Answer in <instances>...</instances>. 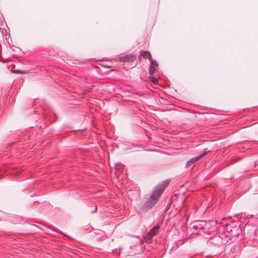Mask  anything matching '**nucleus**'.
<instances>
[{"instance_id":"f257e3e1","label":"nucleus","mask_w":258,"mask_h":258,"mask_svg":"<svg viewBox=\"0 0 258 258\" xmlns=\"http://www.w3.org/2000/svg\"><path fill=\"white\" fill-rule=\"evenodd\" d=\"M169 183V181L166 180L156 186L149 199L143 206L142 210L147 211L153 207L159 200L161 195Z\"/></svg>"},{"instance_id":"f03ea898","label":"nucleus","mask_w":258,"mask_h":258,"mask_svg":"<svg viewBox=\"0 0 258 258\" xmlns=\"http://www.w3.org/2000/svg\"><path fill=\"white\" fill-rule=\"evenodd\" d=\"M216 221H211L209 222L201 221L198 223L196 225L193 226L194 228L201 229H211V231H215L217 230V227L216 226Z\"/></svg>"},{"instance_id":"7ed1b4c3","label":"nucleus","mask_w":258,"mask_h":258,"mask_svg":"<svg viewBox=\"0 0 258 258\" xmlns=\"http://www.w3.org/2000/svg\"><path fill=\"white\" fill-rule=\"evenodd\" d=\"M136 59V55L131 53L117 57L116 58V61H118L121 62L131 63L135 61Z\"/></svg>"},{"instance_id":"20e7f679","label":"nucleus","mask_w":258,"mask_h":258,"mask_svg":"<svg viewBox=\"0 0 258 258\" xmlns=\"http://www.w3.org/2000/svg\"><path fill=\"white\" fill-rule=\"evenodd\" d=\"M225 243V240L223 238L218 236L215 235L211 238V243L217 246H221Z\"/></svg>"},{"instance_id":"39448f33","label":"nucleus","mask_w":258,"mask_h":258,"mask_svg":"<svg viewBox=\"0 0 258 258\" xmlns=\"http://www.w3.org/2000/svg\"><path fill=\"white\" fill-rule=\"evenodd\" d=\"M159 228L160 226L158 225H156L153 227L148 233L147 235L145 237V241L148 242V241L150 240L152 238L157 234Z\"/></svg>"},{"instance_id":"423d86ee","label":"nucleus","mask_w":258,"mask_h":258,"mask_svg":"<svg viewBox=\"0 0 258 258\" xmlns=\"http://www.w3.org/2000/svg\"><path fill=\"white\" fill-rule=\"evenodd\" d=\"M207 152H206L197 157L191 158L190 160H189L186 162L185 164V167L186 168L189 167L192 164H193L194 163H195V162H197L198 160L202 158L207 153Z\"/></svg>"},{"instance_id":"0eeeda50","label":"nucleus","mask_w":258,"mask_h":258,"mask_svg":"<svg viewBox=\"0 0 258 258\" xmlns=\"http://www.w3.org/2000/svg\"><path fill=\"white\" fill-rule=\"evenodd\" d=\"M150 62V65L149 67V74L151 75H153L154 73L157 70L158 65L157 62L155 60H152Z\"/></svg>"},{"instance_id":"6e6552de","label":"nucleus","mask_w":258,"mask_h":258,"mask_svg":"<svg viewBox=\"0 0 258 258\" xmlns=\"http://www.w3.org/2000/svg\"><path fill=\"white\" fill-rule=\"evenodd\" d=\"M141 56L145 59H148L150 61L153 60L151 54L148 51L143 50L140 52Z\"/></svg>"},{"instance_id":"1a4fd4ad","label":"nucleus","mask_w":258,"mask_h":258,"mask_svg":"<svg viewBox=\"0 0 258 258\" xmlns=\"http://www.w3.org/2000/svg\"><path fill=\"white\" fill-rule=\"evenodd\" d=\"M149 80L152 83L154 84H157L158 82V79L157 78H154L153 77H150Z\"/></svg>"},{"instance_id":"9d476101","label":"nucleus","mask_w":258,"mask_h":258,"mask_svg":"<svg viewBox=\"0 0 258 258\" xmlns=\"http://www.w3.org/2000/svg\"><path fill=\"white\" fill-rule=\"evenodd\" d=\"M11 72H13V73H17V74H23L24 73L23 72L21 71L20 70H11Z\"/></svg>"},{"instance_id":"9b49d317","label":"nucleus","mask_w":258,"mask_h":258,"mask_svg":"<svg viewBox=\"0 0 258 258\" xmlns=\"http://www.w3.org/2000/svg\"><path fill=\"white\" fill-rule=\"evenodd\" d=\"M120 167H122L120 166V165H116V166H115V170H116V172H117L116 173V174H119V173H119V171H117V170H118V169H119V170H120Z\"/></svg>"},{"instance_id":"f8f14e48","label":"nucleus","mask_w":258,"mask_h":258,"mask_svg":"<svg viewBox=\"0 0 258 258\" xmlns=\"http://www.w3.org/2000/svg\"><path fill=\"white\" fill-rule=\"evenodd\" d=\"M142 57V56H141V55H140V56H139V57H138V59H139V60L140 61H141V60Z\"/></svg>"},{"instance_id":"ddd939ff","label":"nucleus","mask_w":258,"mask_h":258,"mask_svg":"<svg viewBox=\"0 0 258 258\" xmlns=\"http://www.w3.org/2000/svg\"><path fill=\"white\" fill-rule=\"evenodd\" d=\"M97 210V207H96L94 210L93 211H92V213H94L95 212H96Z\"/></svg>"}]
</instances>
